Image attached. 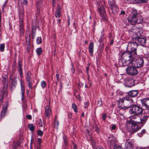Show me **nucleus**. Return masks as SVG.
Wrapping results in <instances>:
<instances>
[{
	"instance_id": "nucleus-56",
	"label": "nucleus",
	"mask_w": 149,
	"mask_h": 149,
	"mask_svg": "<svg viewBox=\"0 0 149 149\" xmlns=\"http://www.w3.org/2000/svg\"><path fill=\"white\" fill-rule=\"evenodd\" d=\"M7 2V1H5L4 3L3 4L2 10H3V8L6 7Z\"/></svg>"
},
{
	"instance_id": "nucleus-60",
	"label": "nucleus",
	"mask_w": 149,
	"mask_h": 149,
	"mask_svg": "<svg viewBox=\"0 0 149 149\" xmlns=\"http://www.w3.org/2000/svg\"><path fill=\"white\" fill-rule=\"evenodd\" d=\"M68 117L69 118H71L72 117V114L71 113H68Z\"/></svg>"
},
{
	"instance_id": "nucleus-14",
	"label": "nucleus",
	"mask_w": 149,
	"mask_h": 149,
	"mask_svg": "<svg viewBox=\"0 0 149 149\" xmlns=\"http://www.w3.org/2000/svg\"><path fill=\"white\" fill-rule=\"evenodd\" d=\"M131 63H132L131 61H128L127 59L121 58V61L119 62V65L121 66H127Z\"/></svg>"
},
{
	"instance_id": "nucleus-50",
	"label": "nucleus",
	"mask_w": 149,
	"mask_h": 149,
	"mask_svg": "<svg viewBox=\"0 0 149 149\" xmlns=\"http://www.w3.org/2000/svg\"><path fill=\"white\" fill-rule=\"evenodd\" d=\"M20 31L22 33H23L24 32V26L20 27Z\"/></svg>"
},
{
	"instance_id": "nucleus-38",
	"label": "nucleus",
	"mask_w": 149,
	"mask_h": 149,
	"mask_svg": "<svg viewBox=\"0 0 149 149\" xmlns=\"http://www.w3.org/2000/svg\"><path fill=\"white\" fill-rule=\"evenodd\" d=\"M104 36L102 34H101V37H100L99 40V42L100 43V44H102L103 43V41L104 40Z\"/></svg>"
},
{
	"instance_id": "nucleus-16",
	"label": "nucleus",
	"mask_w": 149,
	"mask_h": 149,
	"mask_svg": "<svg viewBox=\"0 0 149 149\" xmlns=\"http://www.w3.org/2000/svg\"><path fill=\"white\" fill-rule=\"evenodd\" d=\"M141 102L143 106L146 107H149V97L144 98L141 100Z\"/></svg>"
},
{
	"instance_id": "nucleus-30",
	"label": "nucleus",
	"mask_w": 149,
	"mask_h": 149,
	"mask_svg": "<svg viewBox=\"0 0 149 149\" xmlns=\"http://www.w3.org/2000/svg\"><path fill=\"white\" fill-rule=\"evenodd\" d=\"M36 52L38 56L41 55L42 53V48L41 47L37 48L36 50Z\"/></svg>"
},
{
	"instance_id": "nucleus-10",
	"label": "nucleus",
	"mask_w": 149,
	"mask_h": 149,
	"mask_svg": "<svg viewBox=\"0 0 149 149\" xmlns=\"http://www.w3.org/2000/svg\"><path fill=\"white\" fill-rule=\"evenodd\" d=\"M136 67L132 65V66H128L126 68L127 73L129 75L132 76L136 75L138 73Z\"/></svg>"
},
{
	"instance_id": "nucleus-54",
	"label": "nucleus",
	"mask_w": 149,
	"mask_h": 149,
	"mask_svg": "<svg viewBox=\"0 0 149 149\" xmlns=\"http://www.w3.org/2000/svg\"><path fill=\"white\" fill-rule=\"evenodd\" d=\"M39 120L40 121V122H39V126L42 127V126H43V125H42V123L41 119H40Z\"/></svg>"
},
{
	"instance_id": "nucleus-49",
	"label": "nucleus",
	"mask_w": 149,
	"mask_h": 149,
	"mask_svg": "<svg viewBox=\"0 0 149 149\" xmlns=\"http://www.w3.org/2000/svg\"><path fill=\"white\" fill-rule=\"evenodd\" d=\"M37 141L38 142V145L39 146V147H40L41 145V139L40 138H38L37 139Z\"/></svg>"
},
{
	"instance_id": "nucleus-47",
	"label": "nucleus",
	"mask_w": 149,
	"mask_h": 149,
	"mask_svg": "<svg viewBox=\"0 0 149 149\" xmlns=\"http://www.w3.org/2000/svg\"><path fill=\"white\" fill-rule=\"evenodd\" d=\"M72 66L71 67V70L72 73H74L75 72V70L74 68V66L73 65L72 63Z\"/></svg>"
},
{
	"instance_id": "nucleus-59",
	"label": "nucleus",
	"mask_w": 149,
	"mask_h": 149,
	"mask_svg": "<svg viewBox=\"0 0 149 149\" xmlns=\"http://www.w3.org/2000/svg\"><path fill=\"white\" fill-rule=\"evenodd\" d=\"M5 111H4L3 110L2 111L1 113V116H4L5 114Z\"/></svg>"
},
{
	"instance_id": "nucleus-15",
	"label": "nucleus",
	"mask_w": 149,
	"mask_h": 149,
	"mask_svg": "<svg viewBox=\"0 0 149 149\" xmlns=\"http://www.w3.org/2000/svg\"><path fill=\"white\" fill-rule=\"evenodd\" d=\"M132 141L131 140H127L125 144V149H133V146Z\"/></svg>"
},
{
	"instance_id": "nucleus-25",
	"label": "nucleus",
	"mask_w": 149,
	"mask_h": 149,
	"mask_svg": "<svg viewBox=\"0 0 149 149\" xmlns=\"http://www.w3.org/2000/svg\"><path fill=\"white\" fill-rule=\"evenodd\" d=\"M31 73L29 71H28L26 73V81H30L31 80Z\"/></svg>"
},
{
	"instance_id": "nucleus-21",
	"label": "nucleus",
	"mask_w": 149,
	"mask_h": 149,
	"mask_svg": "<svg viewBox=\"0 0 149 149\" xmlns=\"http://www.w3.org/2000/svg\"><path fill=\"white\" fill-rule=\"evenodd\" d=\"M146 109L142 115L146 121L148 118L149 117V107H146Z\"/></svg>"
},
{
	"instance_id": "nucleus-8",
	"label": "nucleus",
	"mask_w": 149,
	"mask_h": 149,
	"mask_svg": "<svg viewBox=\"0 0 149 149\" xmlns=\"http://www.w3.org/2000/svg\"><path fill=\"white\" fill-rule=\"evenodd\" d=\"M129 47H130V51L131 53H132L133 54L137 55L136 52V49L138 46V45L137 43L135 40L133 41L132 38V42L129 45Z\"/></svg>"
},
{
	"instance_id": "nucleus-24",
	"label": "nucleus",
	"mask_w": 149,
	"mask_h": 149,
	"mask_svg": "<svg viewBox=\"0 0 149 149\" xmlns=\"http://www.w3.org/2000/svg\"><path fill=\"white\" fill-rule=\"evenodd\" d=\"M37 27L34 26H32V35L33 38L35 37Z\"/></svg>"
},
{
	"instance_id": "nucleus-34",
	"label": "nucleus",
	"mask_w": 149,
	"mask_h": 149,
	"mask_svg": "<svg viewBox=\"0 0 149 149\" xmlns=\"http://www.w3.org/2000/svg\"><path fill=\"white\" fill-rule=\"evenodd\" d=\"M72 107L74 110V111L75 113H77L78 110L77 109V107L76 104L74 103H73L72 104Z\"/></svg>"
},
{
	"instance_id": "nucleus-52",
	"label": "nucleus",
	"mask_w": 149,
	"mask_h": 149,
	"mask_svg": "<svg viewBox=\"0 0 149 149\" xmlns=\"http://www.w3.org/2000/svg\"><path fill=\"white\" fill-rule=\"evenodd\" d=\"M116 128V125L115 124L113 125L111 127V129L113 130H114Z\"/></svg>"
},
{
	"instance_id": "nucleus-35",
	"label": "nucleus",
	"mask_w": 149,
	"mask_h": 149,
	"mask_svg": "<svg viewBox=\"0 0 149 149\" xmlns=\"http://www.w3.org/2000/svg\"><path fill=\"white\" fill-rule=\"evenodd\" d=\"M93 129L95 130V131L97 133H99L100 132V130L98 128V126L96 124H95L94 126L93 127Z\"/></svg>"
},
{
	"instance_id": "nucleus-48",
	"label": "nucleus",
	"mask_w": 149,
	"mask_h": 149,
	"mask_svg": "<svg viewBox=\"0 0 149 149\" xmlns=\"http://www.w3.org/2000/svg\"><path fill=\"white\" fill-rule=\"evenodd\" d=\"M24 26V24L23 23V20L22 18L19 19V26Z\"/></svg>"
},
{
	"instance_id": "nucleus-44",
	"label": "nucleus",
	"mask_w": 149,
	"mask_h": 149,
	"mask_svg": "<svg viewBox=\"0 0 149 149\" xmlns=\"http://www.w3.org/2000/svg\"><path fill=\"white\" fill-rule=\"evenodd\" d=\"M41 85L42 87L44 88L46 85V82L44 81H42L41 83Z\"/></svg>"
},
{
	"instance_id": "nucleus-51",
	"label": "nucleus",
	"mask_w": 149,
	"mask_h": 149,
	"mask_svg": "<svg viewBox=\"0 0 149 149\" xmlns=\"http://www.w3.org/2000/svg\"><path fill=\"white\" fill-rule=\"evenodd\" d=\"M88 102H85L84 103V107L85 108H86L88 107Z\"/></svg>"
},
{
	"instance_id": "nucleus-5",
	"label": "nucleus",
	"mask_w": 149,
	"mask_h": 149,
	"mask_svg": "<svg viewBox=\"0 0 149 149\" xmlns=\"http://www.w3.org/2000/svg\"><path fill=\"white\" fill-rule=\"evenodd\" d=\"M133 41L135 40L138 45L144 46L145 45L146 42V37L144 36H138L137 37L135 36L132 38Z\"/></svg>"
},
{
	"instance_id": "nucleus-40",
	"label": "nucleus",
	"mask_w": 149,
	"mask_h": 149,
	"mask_svg": "<svg viewBox=\"0 0 149 149\" xmlns=\"http://www.w3.org/2000/svg\"><path fill=\"white\" fill-rule=\"evenodd\" d=\"M5 47L4 44H1L0 45V51L1 52H3L4 51V48Z\"/></svg>"
},
{
	"instance_id": "nucleus-26",
	"label": "nucleus",
	"mask_w": 149,
	"mask_h": 149,
	"mask_svg": "<svg viewBox=\"0 0 149 149\" xmlns=\"http://www.w3.org/2000/svg\"><path fill=\"white\" fill-rule=\"evenodd\" d=\"M8 87V84H3V90L2 91V92H3V94L7 95V91Z\"/></svg>"
},
{
	"instance_id": "nucleus-20",
	"label": "nucleus",
	"mask_w": 149,
	"mask_h": 149,
	"mask_svg": "<svg viewBox=\"0 0 149 149\" xmlns=\"http://www.w3.org/2000/svg\"><path fill=\"white\" fill-rule=\"evenodd\" d=\"M18 71L20 77H23V74L22 73V65L21 62L20 61H19L18 63Z\"/></svg>"
},
{
	"instance_id": "nucleus-43",
	"label": "nucleus",
	"mask_w": 149,
	"mask_h": 149,
	"mask_svg": "<svg viewBox=\"0 0 149 149\" xmlns=\"http://www.w3.org/2000/svg\"><path fill=\"white\" fill-rule=\"evenodd\" d=\"M102 100L100 99L97 102V107H102Z\"/></svg>"
},
{
	"instance_id": "nucleus-19",
	"label": "nucleus",
	"mask_w": 149,
	"mask_h": 149,
	"mask_svg": "<svg viewBox=\"0 0 149 149\" xmlns=\"http://www.w3.org/2000/svg\"><path fill=\"white\" fill-rule=\"evenodd\" d=\"M61 8L60 5H58L55 12V16L56 17H59L61 16Z\"/></svg>"
},
{
	"instance_id": "nucleus-33",
	"label": "nucleus",
	"mask_w": 149,
	"mask_h": 149,
	"mask_svg": "<svg viewBox=\"0 0 149 149\" xmlns=\"http://www.w3.org/2000/svg\"><path fill=\"white\" fill-rule=\"evenodd\" d=\"M64 144L65 145H67L68 144V139L67 136L64 135L63 137Z\"/></svg>"
},
{
	"instance_id": "nucleus-45",
	"label": "nucleus",
	"mask_w": 149,
	"mask_h": 149,
	"mask_svg": "<svg viewBox=\"0 0 149 149\" xmlns=\"http://www.w3.org/2000/svg\"><path fill=\"white\" fill-rule=\"evenodd\" d=\"M37 134L39 136H41L43 135V132L42 130H38L37 131Z\"/></svg>"
},
{
	"instance_id": "nucleus-17",
	"label": "nucleus",
	"mask_w": 149,
	"mask_h": 149,
	"mask_svg": "<svg viewBox=\"0 0 149 149\" xmlns=\"http://www.w3.org/2000/svg\"><path fill=\"white\" fill-rule=\"evenodd\" d=\"M138 90H133L129 91L127 92L128 95L131 97H135L138 94Z\"/></svg>"
},
{
	"instance_id": "nucleus-46",
	"label": "nucleus",
	"mask_w": 149,
	"mask_h": 149,
	"mask_svg": "<svg viewBox=\"0 0 149 149\" xmlns=\"http://www.w3.org/2000/svg\"><path fill=\"white\" fill-rule=\"evenodd\" d=\"M102 118L103 120H105L107 118V115L106 113H103L102 115Z\"/></svg>"
},
{
	"instance_id": "nucleus-58",
	"label": "nucleus",
	"mask_w": 149,
	"mask_h": 149,
	"mask_svg": "<svg viewBox=\"0 0 149 149\" xmlns=\"http://www.w3.org/2000/svg\"><path fill=\"white\" fill-rule=\"evenodd\" d=\"M27 0H23V3L24 5L28 3Z\"/></svg>"
},
{
	"instance_id": "nucleus-3",
	"label": "nucleus",
	"mask_w": 149,
	"mask_h": 149,
	"mask_svg": "<svg viewBox=\"0 0 149 149\" xmlns=\"http://www.w3.org/2000/svg\"><path fill=\"white\" fill-rule=\"evenodd\" d=\"M131 120L134 123L144 124L146 121L142 114H134L130 117Z\"/></svg>"
},
{
	"instance_id": "nucleus-29",
	"label": "nucleus",
	"mask_w": 149,
	"mask_h": 149,
	"mask_svg": "<svg viewBox=\"0 0 149 149\" xmlns=\"http://www.w3.org/2000/svg\"><path fill=\"white\" fill-rule=\"evenodd\" d=\"M17 84V81L15 79H13L11 83V86L12 88H14Z\"/></svg>"
},
{
	"instance_id": "nucleus-32",
	"label": "nucleus",
	"mask_w": 149,
	"mask_h": 149,
	"mask_svg": "<svg viewBox=\"0 0 149 149\" xmlns=\"http://www.w3.org/2000/svg\"><path fill=\"white\" fill-rule=\"evenodd\" d=\"M28 128L31 131H33L35 130L33 125L32 124H29L28 125Z\"/></svg>"
},
{
	"instance_id": "nucleus-23",
	"label": "nucleus",
	"mask_w": 149,
	"mask_h": 149,
	"mask_svg": "<svg viewBox=\"0 0 149 149\" xmlns=\"http://www.w3.org/2000/svg\"><path fill=\"white\" fill-rule=\"evenodd\" d=\"M51 110L50 109V106H47L45 108V113L46 117H49V115L51 113Z\"/></svg>"
},
{
	"instance_id": "nucleus-53",
	"label": "nucleus",
	"mask_w": 149,
	"mask_h": 149,
	"mask_svg": "<svg viewBox=\"0 0 149 149\" xmlns=\"http://www.w3.org/2000/svg\"><path fill=\"white\" fill-rule=\"evenodd\" d=\"M26 117L28 119H29L30 120H31L32 119L31 116L30 115H27L26 116Z\"/></svg>"
},
{
	"instance_id": "nucleus-63",
	"label": "nucleus",
	"mask_w": 149,
	"mask_h": 149,
	"mask_svg": "<svg viewBox=\"0 0 149 149\" xmlns=\"http://www.w3.org/2000/svg\"><path fill=\"white\" fill-rule=\"evenodd\" d=\"M95 149H104V148L102 147L99 146L97 147Z\"/></svg>"
},
{
	"instance_id": "nucleus-13",
	"label": "nucleus",
	"mask_w": 149,
	"mask_h": 149,
	"mask_svg": "<svg viewBox=\"0 0 149 149\" xmlns=\"http://www.w3.org/2000/svg\"><path fill=\"white\" fill-rule=\"evenodd\" d=\"M108 3L110 6V8L112 11L114 9L115 10L117 9L118 8L115 0H109Z\"/></svg>"
},
{
	"instance_id": "nucleus-11",
	"label": "nucleus",
	"mask_w": 149,
	"mask_h": 149,
	"mask_svg": "<svg viewBox=\"0 0 149 149\" xmlns=\"http://www.w3.org/2000/svg\"><path fill=\"white\" fill-rule=\"evenodd\" d=\"M128 129L129 132H131V134L137 131L138 126L136 125H133L132 123H130L128 124Z\"/></svg>"
},
{
	"instance_id": "nucleus-55",
	"label": "nucleus",
	"mask_w": 149,
	"mask_h": 149,
	"mask_svg": "<svg viewBox=\"0 0 149 149\" xmlns=\"http://www.w3.org/2000/svg\"><path fill=\"white\" fill-rule=\"evenodd\" d=\"M144 56L146 58H149V52H147L145 54Z\"/></svg>"
},
{
	"instance_id": "nucleus-62",
	"label": "nucleus",
	"mask_w": 149,
	"mask_h": 149,
	"mask_svg": "<svg viewBox=\"0 0 149 149\" xmlns=\"http://www.w3.org/2000/svg\"><path fill=\"white\" fill-rule=\"evenodd\" d=\"M125 13V12L124 11H122L120 13V15H123Z\"/></svg>"
},
{
	"instance_id": "nucleus-36",
	"label": "nucleus",
	"mask_w": 149,
	"mask_h": 149,
	"mask_svg": "<svg viewBox=\"0 0 149 149\" xmlns=\"http://www.w3.org/2000/svg\"><path fill=\"white\" fill-rule=\"evenodd\" d=\"M26 81L27 82V85L28 86L29 88L31 89L32 88V86L33 85V84L31 82V80L27 81Z\"/></svg>"
},
{
	"instance_id": "nucleus-2",
	"label": "nucleus",
	"mask_w": 149,
	"mask_h": 149,
	"mask_svg": "<svg viewBox=\"0 0 149 149\" xmlns=\"http://www.w3.org/2000/svg\"><path fill=\"white\" fill-rule=\"evenodd\" d=\"M127 19L131 24H134L142 23L143 22V18L137 13V10L134 9H132V13L128 17Z\"/></svg>"
},
{
	"instance_id": "nucleus-9",
	"label": "nucleus",
	"mask_w": 149,
	"mask_h": 149,
	"mask_svg": "<svg viewBox=\"0 0 149 149\" xmlns=\"http://www.w3.org/2000/svg\"><path fill=\"white\" fill-rule=\"evenodd\" d=\"M98 10L100 13V19L102 21L106 20L107 16L104 7L101 5L100 7H98Z\"/></svg>"
},
{
	"instance_id": "nucleus-1",
	"label": "nucleus",
	"mask_w": 149,
	"mask_h": 149,
	"mask_svg": "<svg viewBox=\"0 0 149 149\" xmlns=\"http://www.w3.org/2000/svg\"><path fill=\"white\" fill-rule=\"evenodd\" d=\"M133 99L127 97H125L120 99L118 103V108L120 109L126 110L133 105Z\"/></svg>"
},
{
	"instance_id": "nucleus-7",
	"label": "nucleus",
	"mask_w": 149,
	"mask_h": 149,
	"mask_svg": "<svg viewBox=\"0 0 149 149\" xmlns=\"http://www.w3.org/2000/svg\"><path fill=\"white\" fill-rule=\"evenodd\" d=\"M144 60L142 57H139L135 61L133 60L132 61V65H134L137 68L142 67L143 65Z\"/></svg>"
},
{
	"instance_id": "nucleus-31",
	"label": "nucleus",
	"mask_w": 149,
	"mask_h": 149,
	"mask_svg": "<svg viewBox=\"0 0 149 149\" xmlns=\"http://www.w3.org/2000/svg\"><path fill=\"white\" fill-rule=\"evenodd\" d=\"M2 79H3V82L4 84H7L8 83V77L7 76H3L2 77Z\"/></svg>"
},
{
	"instance_id": "nucleus-42",
	"label": "nucleus",
	"mask_w": 149,
	"mask_h": 149,
	"mask_svg": "<svg viewBox=\"0 0 149 149\" xmlns=\"http://www.w3.org/2000/svg\"><path fill=\"white\" fill-rule=\"evenodd\" d=\"M54 125L55 127L56 128L58 127L59 125V122L57 120H56V119L54 121Z\"/></svg>"
},
{
	"instance_id": "nucleus-27",
	"label": "nucleus",
	"mask_w": 149,
	"mask_h": 149,
	"mask_svg": "<svg viewBox=\"0 0 149 149\" xmlns=\"http://www.w3.org/2000/svg\"><path fill=\"white\" fill-rule=\"evenodd\" d=\"M25 39L26 41V45L27 46V48H29L30 45V38L29 36L26 37Z\"/></svg>"
},
{
	"instance_id": "nucleus-22",
	"label": "nucleus",
	"mask_w": 149,
	"mask_h": 149,
	"mask_svg": "<svg viewBox=\"0 0 149 149\" xmlns=\"http://www.w3.org/2000/svg\"><path fill=\"white\" fill-rule=\"evenodd\" d=\"M94 43L93 42L90 43L89 45V51L90 53L91 56H93V52Z\"/></svg>"
},
{
	"instance_id": "nucleus-61",
	"label": "nucleus",
	"mask_w": 149,
	"mask_h": 149,
	"mask_svg": "<svg viewBox=\"0 0 149 149\" xmlns=\"http://www.w3.org/2000/svg\"><path fill=\"white\" fill-rule=\"evenodd\" d=\"M119 146L117 145H115L114 146V148H118Z\"/></svg>"
},
{
	"instance_id": "nucleus-41",
	"label": "nucleus",
	"mask_w": 149,
	"mask_h": 149,
	"mask_svg": "<svg viewBox=\"0 0 149 149\" xmlns=\"http://www.w3.org/2000/svg\"><path fill=\"white\" fill-rule=\"evenodd\" d=\"M146 131L145 130H143L141 133H138V136L140 137H141L142 136L143 134H145L146 133Z\"/></svg>"
},
{
	"instance_id": "nucleus-18",
	"label": "nucleus",
	"mask_w": 149,
	"mask_h": 149,
	"mask_svg": "<svg viewBox=\"0 0 149 149\" xmlns=\"http://www.w3.org/2000/svg\"><path fill=\"white\" fill-rule=\"evenodd\" d=\"M20 85L22 95L21 100H23L24 99V97L25 93V88L24 81L22 80H21L20 81Z\"/></svg>"
},
{
	"instance_id": "nucleus-12",
	"label": "nucleus",
	"mask_w": 149,
	"mask_h": 149,
	"mask_svg": "<svg viewBox=\"0 0 149 149\" xmlns=\"http://www.w3.org/2000/svg\"><path fill=\"white\" fill-rule=\"evenodd\" d=\"M126 85L129 87H131L135 85L134 80L130 77H127L124 79Z\"/></svg>"
},
{
	"instance_id": "nucleus-64",
	"label": "nucleus",
	"mask_w": 149,
	"mask_h": 149,
	"mask_svg": "<svg viewBox=\"0 0 149 149\" xmlns=\"http://www.w3.org/2000/svg\"><path fill=\"white\" fill-rule=\"evenodd\" d=\"M89 69V67H87L86 68V72L87 74H88V70Z\"/></svg>"
},
{
	"instance_id": "nucleus-37",
	"label": "nucleus",
	"mask_w": 149,
	"mask_h": 149,
	"mask_svg": "<svg viewBox=\"0 0 149 149\" xmlns=\"http://www.w3.org/2000/svg\"><path fill=\"white\" fill-rule=\"evenodd\" d=\"M42 39L40 37H38L36 38V42L37 44H40L42 43Z\"/></svg>"
},
{
	"instance_id": "nucleus-57",
	"label": "nucleus",
	"mask_w": 149,
	"mask_h": 149,
	"mask_svg": "<svg viewBox=\"0 0 149 149\" xmlns=\"http://www.w3.org/2000/svg\"><path fill=\"white\" fill-rule=\"evenodd\" d=\"M59 74H58V73H57L56 74V79L57 81V82H58L59 81Z\"/></svg>"
},
{
	"instance_id": "nucleus-28",
	"label": "nucleus",
	"mask_w": 149,
	"mask_h": 149,
	"mask_svg": "<svg viewBox=\"0 0 149 149\" xmlns=\"http://www.w3.org/2000/svg\"><path fill=\"white\" fill-rule=\"evenodd\" d=\"M129 31L130 34L135 36V33H136V31H137V29H135V28H132V29H130Z\"/></svg>"
},
{
	"instance_id": "nucleus-4",
	"label": "nucleus",
	"mask_w": 149,
	"mask_h": 149,
	"mask_svg": "<svg viewBox=\"0 0 149 149\" xmlns=\"http://www.w3.org/2000/svg\"><path fill=\"white\" fill-rule=\"evenodd\" d=\"M143 109L142 108L138 105H133L129 110L131 114H142Z\"/></svg>"
},
{
	"instance_id": "nucleus-39",
	"label": "nucleus",
	"mask_w": 149,
	"mask_h": 149,
	"mask_svg": "<svg viewBox=\"0 0 149 149\" xmlns=\"http://www.w3.org/2000/svg\"><path fill=\"white\" fill-rule=\"evenodd\" d=\"M135 29H137V31H136V33H135V36L138 37L140 36L141 34L139 31V30H140L139 28H135Z\"/></svg>"
},
{
	"instance_id": "nucleus-6",
	"label": "nucleus",
	"mask_w": 149,
	"mask_h": 149,
	"mask_svg": "<svg viewBox=\"0 0 149 149\" xmlns=\"http://www.w3.org/2000/svg\"><path fill=\"white\" fill-rule=\"evenodd\" d=\"M132 54L130 51L125 52L122 54L121 58L127 59L132 62L134 58L136 56L135 54Z\"/></svg>"
}]
</instances>
